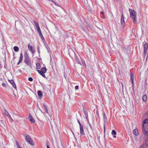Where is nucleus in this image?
Wrapping results in <instances>:
<instances>
[{"instance_id": "18", "label": "nucleus", "mask_w": 148, "mask_h": 148, "mask_svg": "<svg viewBox=\"0 0 148 148\" xmlns=\"http://www.w3.org/2000/svg\"><path fill=\"white\" fill-rule=\"evenodd\" d=\"M38 33L39 34V36H40V37L41 38L42 40H44L45 39L42 34L41 31L39 32Z\"/></svg>"}, {"instance_id": "13", "label": "nucleus", "mask_w": 148, "mask_h": 148, "mask_svg": "<svg viewBox=\"0 0 148 148\" xmlns=\"http://www.w3.org/2000/svg\"><path fill=\"white\" fill-rule=\"evenodd\" d=\"M29 119L30 120L31 123H33L35 122L34 119L33 118L32 116L30 115H29Z\"/></svg>"}, {"instance_id": "24", "label": "nucleus", "mask_w": 148, "mask_h": 148, "mask_svg": "<svg viewBox=\"0 0 148 148\" xmlns=\"http://www.w3.org/2000/svg\"><path fill=\"white\" fill-rule=\"evenodd\" d=\"M111 134L112 135H115L116 134V133L115 130H113Z\"/></svg>"}, {"instance_id": "28", "label": "nucleus", "mask_w": 148, "mask_h": 148, "mask_svg": "<svg viewBox=\"0 0 148 148\" xmlns=\"http://www.w3.org/2000/svg\"><path fill=\"white\" fill-rule=\"evenodd\" d=\"M20 59H23V55L22 53L20 54Z\"/></svg>"}, {"instance_id": "38", "label": "nucleus", "mask_w": 148, "mask_h": 148, "mask_svg": "<svg viewBox=\"0 0 148 148\" xmlns=\"http://www.w3.org/2000/svg\"><path fill=\"white\" fill-rule=\"evenodd\" d=\"M43 106L44 107V108H45L46 107H47L46 106L45 103H43Z\"/></svg>"}, {"instance_id": "35", "label": "nucleus", "mask_w": 148, "mask_h": 148, "mask_svg": "<svg viewBox=\"0 0 148 148\" xmlns=\"http://www.w3.org/2000/svg\"><path fill=\"white\" fill-rule=\"evenodd\" d=\"M78 86H76L75 87V88L76 90H77L78 89Z\"/></svg>"}, {"instance_id": "21", "label": "nucleus", "mask_w": 148, "mask_h": 148, "mask_svg": "<svg viewBox=\"0 0 148 148\" xmlns=\"http://www.w3.org/2000/svg\"><path fill=\"white\" fill-rule=\"evenodd\" d=\"M38 95L39 96L42 97V94L41 91L38 90L37 92Z\"/></svg>"}, {"instance_id": "9", "label": "nucleus", "mask_w": 148, "mask_h": 148, "mask_svg": "<svg viewBox=\"0 0 148 148\" xmlns=\"http://www.w3.org/2000/svg\"><path fill=\"white\" fill-rule=\"evenodd\" d=\"M34 22L38 32L41 31L38 23L37 22H36L35 21H34Z\"/></svg>"}, {"instance_id": "4", "label": "nucleus", "mask_w": 148, "mask_h": 148, "mask_svg": "<svg viewBox=\"0 0 148 148\" xmlns=\"http://www.w3.org/2000/svg\"><path fill=\"white\" fill-rule=\"evenodd\" d=\"M38 72L44 77H45L46 76L45 73L46 72L47 69L45 67H43L41 68L40 70H37Z\"/></svg>"}, {"instance_id": "15", "label": "nucleus", "mask_w": 148, "mask_h": 148, "mask_svg": "<svg viewBox=\"0 0 148 148\" xmlns=\"http://www.w3.org/2000/svg\"><path fill=\"white\" fill-rule=\"evenodd\" d=\"M84 112L85 115V116L86 119L88 118V112L85 109H84Z\"/></svg>"}, {"instance_id": "49", "label": "nucleus", "mask_w": 148, "mask_h": 148, "mask_svg": "<svg viewBox=\"0 0 148 148\" xmlns=\"http://www.w3.org/2000/svg\"><path fill=\"white\" fill-rule=\"evenodd\" d=\"M147 72H148V68H147Z\"/></svg>"}, {"instance_id": "31", "label": "nucleus", "mask_w": 148, "mask_h": 148, "mask_svg": "<svg viewBox=\"0 0 148 148\" xmlns=\"http://www.w3.org/2000/svg\"><path fill=\"white\" fill-rule=\"evenodd\" d=\"M77 122L78 123V124L79 125V127L82 126V125L81 124V123L79 121V120H78L77 119Z\"/></svg>"}, {"instance_id": "41", "label": "nucleus", "mask_w": 148, "mask_h": 148, "mask_svg": "<svg viewBox=\"0 0 148 148\" xmlns=\"http://www.w3.org/2000/svg\"><path fill=\"white\" fill-rule=\"evenodd\" d=\"M96 114L97 116H99V115L98 112H97Z\"/></svg>"}, {"instance_id": "25", "label": "nucleus", "mask_w": 148, "mask_h": 148, "mask_svg": "<svg viewBox=\"0 0 148 148\" xmlns=\"http://www.w3.org/2000/svg\"><path fill=\"white\" fill-rule=\"evenodd\" d=\"M146 146L144 145H142L139 148H146Z\"/></svg>"}, {"instance_id": "50", "label": "nucleus", "mask_w": 148, "mask_h": 148, "mask_svg": "<svg viewBox=\"0 0 148 148\" xmlns=\"http://www.w3.org/2000/svg\"><path fill=\"white\" fill-rule=\"evenodd\" d=\"M19 71H21V69H19Z\"/></svg>"}, {"instance_id": "39", "label": "nucleus", "mask_w": 148, "mask_h": 148, "mask_svg": "<svg viewBox=\"0 0 148 148\" xmlns=\"http://www.w3.org/2000/svg\"><path fill=\"white\" fill-rule=\"evenodd\" d=\"M43 106L44 107V108H45L46 107H47L46 106L45 103H43Z\"/></svg>"}, {"instance_id": "1", "label": "nucleus", "mask_w": 148, "mask_h": 148, "mask_svg": "<svg viewBox=\"0 0 148 148\" xmlns=\"http://www.w3.org/2000/svg\"><path fill=\"white\" fill-rule=\"evenodd\" d=\"M143 126V134L147 136L145 140V144L148 147V119H146L144 121Z\"/></svg>"}, {"instance_id": "11", "label": "nucleus", "mask_w": 148, "mask_h": 148, "mask_svg": "<svg viewBox=\"0 0 148 148\" xmlns=\"http://www.w3.org/2000/svg\"><path fill=\"white\" fill-rule=\"evenodd\" d=\"M9 82L13 86L15 89L16 88V86L15 83H14V81L13 80H9Z\"/></svg>"}, {"instance_id": "2", "label": "nucleus", "mask_w": 148, "mask_h": 148, "mask_svg": "<svg viewBox=\"0 0 148 148\" xmlns=\"http://www.w3.org/2000/svg\"><path fill=\"white\" fill-rule=\"evenodd\" d=\"M136 12L134 10L130 9V17L133 20L134 24H136L137 23Z\"/></svg>"}, {"instance_id": "36", "label": "nucleus", "mask_w": 148, "mask_h": 148, "mask_svg": "<svg viewBox=\"0 0 148 148\" xmlns=\"http://www.w3.org/2000/svg\"><path fill=\"white\" fill-rule=\"evenodd\" d=\"M86 120H87V121L88 122V124H89V123H90L89 122V119H88V118H87V119H86Z\"/></svg>"}, {"instance_id": "44", "label": "nucleus", "mask_w": 148, "mask_h": 148, "mask_svg": "<svg viewBox=\"0 0 148 148\" xmlns=\"http://www.w3.org/2000/svg\"><path fill=\"white\" fill-rule=\"evenodd\" d=\"M104 12H101V14L102 15H103L104 14Z\"/></svg>"}, {"instance_id": "33", "label": "nucleus", "mask_w": 148, "mask_h": 148, "mask_svg": "<svg viewBox=\"0 0 148 148\" xmlns=\"http://www.w3.org/2000/svg\"><path fill=\"white\" fill-rule=\"evenodd\" d=\"M5 114L6 115L8 116H10V117H11L10 116V115L9 114L8 112H6V113H5Z\"/></svg>"}, {"instance_id": "6", "label": "nucleus", "mask_w": 148, "mask_h": 148, "mask_svg": "<svg viewBox=\"0 0 148 148\" xmlns=\"http://www.w3.org/2000/svg\"><path fill=\"white\" fill-rule=\"evenodd\" d=\"M148 44L147 43L145 44L144 45V57H145L146 54H147V58L148 55L147 53V51L148 50Z\"/></svg>"}, {"instance_id": "46", "label": "nucleus", "mask_w": 148, "mask_h": 148, "mask_svg": "<svg viewBox=\"0 0 148 148\" xmlns=\"http://www.w3.org/2000/svg\"><path fill=\"white\" fill-rule=\"evenodd\" d=\"M113 137L114 138H116V136H115V135H114V136H113Z\"/></svg>"}, {"instance_id": "29", "label": "nucleus", "mask_w": 148, "mask_h": 148, "mask_svg": "<svg viewBox=\"0 0 148 148\" xmlns=\"http://www.w3.org/2000/svg\"><path fill=\"white\" fill-rule=\"evenodd\" d=\"M37 49L38 53L39 54H40V50H39V46H38L37 47Z\"/></svg>"}, {"instance_id": "17", "label": "nucleus", "mask_w": 148, "mask_h": 148, "mask_svg": "<svg viewBox=\"0 0 148 148\" xmlns=\"http://www.w3.org/2000/svg\"><path fill=\"white\" fill-rule=\"evenodd\" d=\"M147 97L146 95H144L143 96L142 99L143 101L145 102L146 101Z\"/></svg>"}, {"instance_id": "45", "label": "nucleus", "mask_w": 148, "mask_h": 148, "mask_svg": "<svg viewBox=\"0 0 148 148\" xmlns=\"http://www.w3.org/2000/svg\"><path fill=\"white\" fill-rule=\"evenodd\" d=\"M45 46H46V48L47 49H48L47 47H48V45H47V46L46 45Z\"/></svg>"}, {"instance_id": "10", "label": "nucleus", "mask_w": 148, "mask_h": 148, "mask_svg": "<svg viewBox=\"0 0 148 148\" xmlns=\"http://www.w3.org/2000/svg\"><path fill=\"white\" fill-rule=\"evenodd\" d=\"M80 130V136H82L85 134L83 126L79 127Z\"/></svg>"}, {"instance_id": "47", "label": "nucleus", "mask_w": 148, "mask_h": 148, "mask_svg": "<svg viewBox=\"0 0 148 148\" xmlns=\"http://www.w3.org/2000/svg\"><path fill=\"white\" fill-rule=\"evenodd\" d=\"M82 30L83 31H85V30H84V28H83L82 29Z\"/></svg>"}, {"instance_id": "8", "label": "nucleus", "mask_w": 148, "mask_h": 148, "mask_svg": "<svg viewBox=\"0 0 148 148\" xmlns=\"http://www.w3.org/2000/svg\"><path fill=\"white\" fill-rule=\"evenodd\" d=\"M124 15L122 14L121 16V24L122 26V27H123L124 26V24H125V22L124 21Z\"/></svg>"}, {"instance_id": "43", "label": "nucleus", "mask_w": 148, "mask_h": 148, "mask_svg": "<svg viewBox=\"0 0 148 148\" xmlns=\"http://www.w3.org/2000/svg\"><path fill=\"white\" fill-rule=\"evenodd\" d=\"M47 148H50L49 146L48 145H47Z\"/></svg>"}, {"instance_id": "20", "label": "nucleus", "mask_w": 148, "mask_h": 148, "mask_svg": "<svg viewBox=\"0 0 148 148\" xmlns=\"http://www.w3.org/2000/svg\"><path fill=\"white\" fill-rule=\"evenodd\" d=\"M14 49L15 51L18 52L19 51V48L17 46H14Z\"/></svg>"}, {"instance_id": "48", "label": "nucleus", "mask_w": 148, "mask_h": 148, "mask_svg": "<svg viewBox=\"0 0 148 148\" xmlns=\"http://www.w3.org/2000/svg\"><path fill=\"white\" fill-rule=\"evenodd\" d=\"M10 118H11V119L12 121H13V119H12L11 118V117H10Z\"/></svg>"}, {"instance_id": "3", "label": "nucleus", "mask_w": 148, "mask_h": 148, "mask_svg": "<svg viewBox=\"0 0 148 148\" xmlns=\"http://www.w3.org/2000/svg\"><path fill=\"white\" fill-rule=\"evenodd\" d=\"M24 57V62L26 64V65L30 66L31 68H32V66L31 65V62L30 59L28 56L27 53V52H25Z\"/></svg>"}, {"instance_id": "12", "label": "nucleus", "mask_w": 148, "mask_h": 148, "mask_svg": "<svg viewBox=\"0 0 148 148\" xmlns=\"http://www.w3.org/2000/svg\"><path fill=\"white\" fill-rule=\"evenodd\" d=\"M130 78L131 79L132 81V84L133 87L134 86V76L133 73H130Z\"/></svg>"}, {"instance_id": "22", "label": "nucleus", "mask_w": 148, "mask_h": 148, "mask_svg": "<svg viewBox=\"0 0 148 148\" xmlns=\"http://www.w3.org/2000/svg\"><path fill=\"white\" fill-rule=\"evenodd\" d=\"M75 60L78 63V64H81V63L80 62V61L79 60V59L77 57L75 56Z\"/></svg>"}, {"instance_id": "40", "label": "nucleus", "mask_w": 148, "mask_h": 148, "mask_svg": "<svg viewBox=\"0 0 148 148\" xmlns=\"http://www.w3.org/2000/svg\"><path fill=\"white\" fill-rule=\"evenodd\" d=\"M48 0V1H51V2H53V3H54V1H53L52 0Z\"/></svg>"}, {"instance_id": "19", "label": "nucleus", "mask_w": 148, "mask_h": 148, "mask_svg": "<svg viewBox=\"0 0 148 148\" xmlns=\"http://www.w3.org/2000/svg\"><path fill=\"white\" fill-rule=\"evenodd\" d=\"M36 68L37 69H39L40 68L41 66L39 63H37L36 64Z\"/></svg>"}, {"instance_id": "30", "label": "nucleus", "mask_w": 148, "mask_h": 148, "mask_svg": "<svg viewBox=\"0 0 148 148\" xmlns=\"http://www.w3.org/2000/svg\"><path fill=\"white\" fill-rule=\"evenodd\" d=\"M44 109L45 110V112H47V113H48V110L47 107L44 108Z\"/></svg>"}, {"instance_id": "32", "label": "nucleus", "mask_w": 148, "mask_h": 148, "mask_svg": "<svg viewBox=\"0 0 148 148\" xmlns=\"http://www.w3.org/2000/svg\"><path fill=\"white\" fill-rule=\"evenodd\" d=\"M28 80L30 81H32L33 79L32 77H29L28 78Z\"/></svg>"}, {"instance_id": "51", "label": "nucleus", "mask_w": 148, "mask_h": 148, "mask_svg": "<svg viewBox=\"0 0 148 148\" xmlns=\"http://www.w3.org/2000/svg\"><path fill=\"white\" fill-rule=\"evenodd\" d=\"M129 11H130V8H129Z\"/></svg>"}, {"instance_id": "23", "label": "nucleus", "mask_w": 148, "mask_h": 148, "mask_svg": "<svg viewBox=\"0 0 148 148\" xmlns=\"http://www.w3.org/2000/svg\"><path fill=\"white\" fill-rule=\"evenodd\" d=\"M16 143L17 148H21L20 147L19 143H18L17 141H16Z\"/></svg>"}, {"instance_id": "5", "label": "nucleus", "mask_w": 148, "mask_h": 148, "mask_svg": "<svg viewBox=\"0 0 148 148\" xmlns=\"http://www.w3.org/2000/svg\"><path fill=\"white\" fill-rule=\"evenodd\" d=\"M25 139L27 142L29 144L31 145H33V141L29 135H27L25 136Z\"/></svg>"}, {"instance_id": "42", "label": "nucleus", "mask_w": 148, "mask_h": 148, "mask_svg": "<svg viewBox=\"0 0 148 148\" xmlns=\"http://www.w3.org/2000/svg\"><path fill=\"white\" fill-rule=\"evenodd\" d=\"M104 132H105V125H104Z\"/></svg>"}, {"instance_id": "27", "label": "nucleus", "mask_w": 148, "mask_h": 148, "mask_svg": "<svg viewBox=\"0 0 148 148\" xmlns=\"http://www.w3.org/2000/svg\"><path fill=\"white\" fill-rule=\"evenodd\" d=\"M22 60H22V59H19V60L18 62V63L17 65H18L19 64L22 62Z\"/></svg>"}, {"instance_id": "26", "label": "nucleus", "mask_w": 148, "mask_h": 148, "mask_svg": "<svg viewBox=\"0 0 148 148\" xmlns=\"http://www.w3.org/2000/svg\"><path fill=\"white\" fill-rule=\"evenodd\" d=\"M89 125L90 128V129H91V130L93 131V127H92V125H91L90 124V123H89Z\"/></svg>"}, {"instance_id": "7", "label": "nucleus", "mask_w": 148, "mask_h": 148, "mask_svg": "<svg viewBox=\"0 0 148 148\" xmlns=\"http://www.w3.org/2000/svg\"><path fill=\"white\" fill-rule=\"evenodd\" d=\"M28 48L29 50L32 54L34 53L35 52V50L33 48V47L29 44L28 45Z\"/></svg>"}, {"instance_id": "16", "label": "nucleus", "mask_w": 148, "mask_h": 148, "mask_svg": "<svg viewBox=\"0 0 148 148\" xmlns=\"http://www.w3.org/2000/svg\"><path fill=\"white\" fill-rule=\"evenodd\" d=\"M103 119L104 121H107V118L106 116L105 113L103 112Z\"/></svg>"}, {"instance_id": "34", "label": "nucleus", "mask_w": 148, "mask_h": 148, "mask_svg": "<svg viewBox=\"0 0 148 148\" xmlns=\"http://www.w3.org/2000/svg\"><path fill=\"white\" fill-rule=\"evenodd\" d=\"M2 85L4 87H6V85L4 83H3L2 84Z\"/></svg>"}, {"instance_id": "37", "label": "nucleus", "mask_w": 148, "mask_h": 148, "mask_svg": "<svg viewBox=\"0 0 148 148\" xmlns=\"http://www.w3.org/2000/svg\"><path fill=\"white\" fill-rule=\"evenodd\" d=\"M82 64L83 65H84L85 66H86V63L84 61V62H82Z\"/></svg>"}, {"instance_id": "14", "label": "nucleus", "mask_w": 148, "mask_h": 148, "mask_svg": "<svg viewBox=\"0 0 148 148\" xmlns=\"http://www.w3.org/2000/svg\"><path fill=\"white\" fill-rule=\"evenodd\" d=\"M134 134L136 136H137L139 134L138 130V129H135L133 130Z\"/></svg>"}]
</instances>
